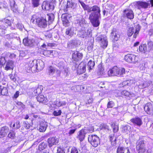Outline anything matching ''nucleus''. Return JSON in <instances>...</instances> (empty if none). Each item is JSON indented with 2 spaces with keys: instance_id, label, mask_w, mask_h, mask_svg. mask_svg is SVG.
I'll return each instance as SVG.
<instances>
[{
  "instance_id": "nucleus-46",
  "label": "nucleus",
  "mask_w": 153,
  "mask_h": 153,
  "mask_svg": "<svg viewBox=\"0 0 153 153\" xmlns=\"http://www.w3.org/2000/svg\"><path fill=\"white\" fill-rule=\"evenodd\" d=\"M9 132L8 137L11 139H13L15 137V133L14 131L10 130Z\"/></svg>"
},
{
  "instance_id": "nucleus-4",
  "label": "nucleus",
  "mask_w": 153,
  "mask_h": 153,
  "mask_svg": "<svg viewBox=\"0 0 153 153\" xmlns=\"http://www.w3.org/2000/svg\"><path fill=\"white\" fill-rule=\"evenodd\" d=\"M88 141L94 147H97L100 143V139L97 135H89L88 137Z\"/></svg>"
},
{
  "instance_id": "nucleus-9",
  "label": "nucleus",
  "mask_w": 153,
  "mask_h": 153,
  "mask_svg": "<svg viewBox=\"0 0 153 153\" xmlns=\"http://www.w3.org/2000/svg\"><path fill=\"white\" fill-rule=\"evenodd\" d=\"M139 27L140 26L138 25H137L136 27L135 30H134V28L133 27H129L127 31V34L128 36L129 37L131 36L134 33V32L135 31L133 37L134 38H136L139 33L140 30Z\"/></svg>"
},
{
  "instance_id": "nucleus-61",
  "label": "nucleus",
  "mask_w": 153,
  "mask_h": 153,
  "mask_svg": "<svg viewBox=\"0 0 153 153\" xmlns=\"http://www.w3.org/2000/svg\"><path fill=\"white\" fill-rule=\"evenodd\" d=\"M62 111L61 110H59L58 111H53V114L55 116H58L61 115Z\"/></svg>"
},
{
  "instance_id": "nucleus-19",
  "label": "nucleus",
  "mask_w": 153,
  "mask_h": 153,
  "mask_svg": "<svg viewBox=\"0 0 153 153\" xmlns=\"http://www.w3.org/2000/svg\"><path fill=\"white\" fill-rule=\"evenodd\" d=\"M33 63H34V60H30L29 62H27L25 65L26 68H27V70L28 71H27V72H30V71L32 72H35V71H34L33 69V68L35 65V64H33Z\"/></svg>"
},
{
  "instance_id": "nucleus-31",
  "label": "nucleus",
  "mask_w": 153,
  "mask_h": 153,
  "mask_svg": "<svg viewBox=\"0 0 153 153\" xmlns=\"http://www.w3.org/2000/svg\"><path fill=\"white\" fill-rule=\"evenodd\" d=\"M80 4L84 10H86L88 13H90V11L91 7L88 5L86 4L84 2L81 1L80 0H78Z\"/></svg>"
},
{
  "instance_id": "nucleus-30",
  "label": "nucleus",
  "mask_w": 153,
  "mask_h": 153,
  "mask_svg": "<svg viewBox=\"0 0 153 153\" xmlns=\"http://www.w3.org/2000/svg\"><path fill=\"white\" fill-rule=\"evenodd\" d=\"M138 5L137 7L138 9H140L141 8H147L149 5V4L146 2L138 1L137 2Z\"/></svg>"
},
{
  "instance_id": "nucleus-59",
  "label": "nucleus",
  "mask_w": 153,
  "mask_h": 153,
  "mask_svg": "<svg viewBox=\"0 0 153 153\" xmlns=\"http://www.w3.org/2000/svg\"><path fill=\"white\" fill-rule=\"evenodd\" d=\"M99 71L100 74H102L104 73V68L101 65H99L98 66Z\"/></svg>"
},
{
  "instance_id": "nucleus-21",
  "label": "nucleus",
  "mask_w": 153,
  "mask_h": 153,
  "mask_svg": "<svg viewBox=\"0 0 153 153\" xmlns=\"http://www.w3.org/2000/svg\"><path fill=\"white\" fill-rule=\"evenodd\" d=\"M131 121L134 125L137 126H140L143 123L141 118L139 117H136L131 119Z\"/></svg>"
},
{
  "instance_id": "nucleus-42",
  "label": "nucleus",
  "mask_w": 153,
  "mask_h": 153,
  "mask_svg": "<svg viewBox=\"0 0 153 153\" xmlns=\"http://www.w3.org/2000/svg\"><path fill=\"white\" fill-rule=\"evenodd\" d=\"M100 129H104L105 130L109 131V126L105 123H102L100 126Z\"/></svg>"
},
{
  "instance_id": "nucleus-24",
  "label": "nucleus",
  "mask_w": 153,
  "mask_h": 153,
  "mask_svg": "<svg viewBox=\"0 0 153 153\" xmlns=\"http://www.w3.org/2000/svg\"><path fill=\"white\" fill-rule=\"evenodd\" d=\"M48 126L47 122L44 121H42L39 125V130L40 132H44L46 130Z\"/></svg>"
},
{
  "instance_id": "nucleus-14",
  "label": "nucleus",
  "mask_w": 153,
  "mask_h": 153,
  "mask_svg": "<svg viewBox=\"0 0 153 153\" xmlns=\"http://www.w3.org/2000/svg\"><path fill=\"white\" fill-rule=\"evenodd\" d=\"M79 40L77 39L74 38L68 42V47L71 49L74 48L76 47L78 44L79 43Z\"/></svg>"
},
{
  "instance_id": "nucleus-34",
  "label": "nucleus",
  "mask_w": 153,
  "mask_h": 153,
  "mask_svg": "<svg viewBox=\"0 0 153 153\" xmlns=\"http://www.w3.org/2000/svg\"><path fill=\"white\" fill-rule=\"evenodd\" d=\"M139 51L144 53L149 51L147 48V46L146 44H143L140 45L139 47Z\"/></svg>"
},
{
  "instance_id": "nucleus-23",
  "label": "nucleus",
  "mask_w": 153,
  "mask_h": 153,
  "mask_svg": "<svg viewBox=\"0 0 153 153\" xmlns=\"http://www.w3.org/2000/svg\"><path fill=\"white\" fill-rule=\"evenodd\" d=\"M124 16H126L130 19H133L134 17V13L133 11L131 10H126L124 11Z\"/></svg>"
},
{
  "instance_id": "nucleus-45",
  "label": "nucleus",
  "mask_w": 153,
  "mask_h": 153,
  "mask_svg": "<svg viewBox=\"0 0 153 153\" xmlns=\"http://www.w3.org/2000/svg\"><path fill=\"white\" fill-rule=\"evenodd\" d=\"M38 18V17L35 14L32 15L31 17L30 22L33 24H36V21Z\"/></svg>"
},
{
  "instance_id": "nucleus-33",
  "label": "nucleus",
  "mask_w": 153,
  "mask_h": 153,
  "mask_svg": "<svg viewBox=\"0 0 153 153\" xmlns=\"http://www.w3.org/2000/svg\"><path fill=\"white\" fill-rule=\"evenodd\" d=\"M36 99L37 101L39 102L45 103L48 101L47 98H45L44 95H42L37 96Z\"/></svg>"
},
{
  "instance_id": "nucleus-10",
  "label": "nucleus",
  "mask_w": 153,
  "mask_h": 153,
  "mask_svg": "<svg viewBox=\"0 0 153 153\" xmlns=\"http://www.w3.org/2000/svg\"><path fill=\"white\" fill-rule=\"evenodd\" d=\"M110 37L112 41L115 42L120 39V33L116 28H114L111 33Z\"/></svg>"
},
{
  "instance_id": "nucleus-13",
  "label": "nucleus",
  "mask_w": 153,
  "mask_h": 153,
  "mask_svg": "<svg viewBox=\"0 0 153 153\" xmlns=\"http://www.w3.org/2000/svg\"><path fill=\"white\" fill-rule=\"evenodd\" d=\"M144 109L147 114L153 115V106L151 103H147L144 107Z\"/></svg>"
},
{
  "instance_id": "nucleus-12",
  "label": "nucleus",
  "mask_w": 153,
  "mask_h": 153,
  "mask_svg": "<svg viewBox=\"0 0 153 153\" xmlns=\"http://www.w3.org/2000/svg\"><path fill=\"white\" fill-rule=\"evenodd\" d=\"M42 7L43 10L50 11L53 10L54 8L52 3H50L46 1L43 2Z\"/></svg>"
},
{
  "instance_id": "nucleus-25",
  "label": "nucleus",
  "mask_w": 153,
  "mask_h": 153,
  "mask_svg": "<svg viewBox=\"0 0 153 153\" xmlns=\"http://www.w3.org/2000/svg\"><path fill=\"white\" fill-rule=\"evenodd\" d=\"M68 18L69 17L67 16L66 14H63L61 17L63 24L65 27L68 26L69 25L70 22L68 19Z\"/></svg>"
},
{
  "instance_id": "nucleus-8",
  "label": "nucleus",
  "mask_w": 153,
  "mask_h": 153,
  "mask_svg": "<svg viewBox=\"0 0 153 153\" xmlns=\"http://www.w3.org/2000/svg\"><path fill=\"white\" fill-rule=\"evenodd\" d=\"M34 64H35V65L33 68V69L35 72L42 70L44 67V63L42 60H34Z\"/></svg>"
},
{
  "instance_id": "nucleus-18",
  "label": "nucleus",
  "mask_w": 153,
  "mask_h": 153,
  "mask_svg": "<svg viewBox=\"0 0 153 153\" xmlns=\"http://www.w3.org/2000/svg\"><path fill=\"white\" fill-rule=\"evenodd\" d=\"M76 28L74 27H69L66 29L65 34L70 38H71L76 34Z\"/></svg>"
},
{
  "instance_id": "nucleus-43",
  "label": "nucleus",
  "mask_w": 153,
  "mask_h": 153,
  "mask_svg": "<svg viewBox=\"0 0 153 153\" xmlns=\"http://www.w3.org/2000/svg\"><path fill=\"white\" fill-rule=\"evenodd\" d=\"M48 19V22L50 23H52L54 19V16L53 14L51 13L47 14Z\"/></svg>"
},
{
  "instance_id": "nucleus-54",
  "label": "nucleus",
  "mask_w": 153,
  "mask_h": 153,
  "mask_svg": "<svg viewBox=\"0 0 153 153\" xmlns=\"http://www.w3.org/2000/svg\"><path fill=\"white\" fill-rule=\"evenodd\" d=\"M6 62V61L4 57H0V65H3L5 64Z\"/></svg>"
},
{
  "instance_id": "nucleus-22",
  "label": "nucleus",
  "mask_w": 153,
  "mask_h": 153,
  "mask_svg": "<svg viewBox=\"0 0 153 153\" xmlns=\"http://www.w3.org/2000/svg\"><path fill=\"white\" fill-rule=\"evenodd\" d=\"M47 141L48 146L51 147L53 145H56L58 143V140L57 138L53 137L48 139Z\"/></svg>"
},
{
  "instance_id": "nucleus-47",
  "label": "nucleus",
  "mask_w": 153,
  "mask_h": 153,
  "mask_svg": "<svg viewBox=\"0 0 153 153\" xmlns=\"http://www.w3.org/2000/svg\"><path fill=\"white\" fill-rule=\"evenodd\" d=\"M149 85V84L146 81H144V82L139 85L140 88H143L148 86Z\"/></svg>"
},
{
  "instance_id": "nucleus-51",
  "label": "nucleus",
  "mask_w": 153,
  "mask_h": 153,
  "mask_svg": "<svg viewBox=\"0 0 153 153\" xmlns=\"http://www.w3.org/2000/svg\"><path fill=\"white\" fill-rule=\"evenodd\" d=\"M119 71L117 72L118 74V76L122 75L125 73V69L124 68H119Z\"/></svg>"
},
{
  "instance_id": "nucleus-17",
  "label": "nucleus",
  "mask_w": 153,
  "mask_h": 153,
  "mask_svg": "<svg viewBox=\"0 0 153 153\" xmlns=\"http://www.w3.org/2000/svg\"><path fill=\"white\" fill-rule=\"evenodd\" d=\"M72 56L73 59L75 61L77 62L81 59L82 57L83 54L78 51H76L73 53Z\"/></svg>"
},
{
  "instance_id": "nucleus-11",
  "label": "nucleus",
  "mask_w": 153,
  "mask_h": 153,
  "mask_svg": "<svg viewBox=\"0 0 153 153\" xmlns=\"http://www.w3.org/2000/svg\"><path fill=\"white\" fill-rule=\"evenodd\" d=\"M125 59L126 62H128L135 63L138 61V57L133 54H129L125 56Z\"/></svg>"
},
{
  "instance_id": "nucleus-40",
  "label": "nucleus",
  "mask_w": 153,
  "mask_h": 153,
  "mask_svg": "<svg viewBox=\"0 0 153 153\" xmlns=\"http://www.w3.org/2000/svg\"><path fill=\"white\" fill-rule=\"evenodd\" d=\"M95 63L94 61L90 60L88 62L87 65L88 69L90 70L92 69Z\"/></svg>"
},
{
  "instance_id": "nucleus-5",
  "label": "nucleus",
  "mask_w": 153,
  "mask_h": 153,
  "mask_svg": "<svg viewBox=\"0 0 153 153\" xmlns=\"http://www.w3.org/2000/svg\"><path fill=\"white\" fill-rule=\"evenodd\" d=\"M146 142L141 140L136 143V149L138 153H144L146 150L145 144Z\"/></svg>"
},
{
  "instance_id": "nucleus-38",
  "label": "nucleus",
  "mask_w": 153,
  "mask_h": 153,
  "mask_svg": "<svg viewBox=\"0 0 153 153\" xmlns=\"http://www.w3.org/2000/svg\"><path fill=\"white\" fill-rule=\"evenodd\" d=\"M75 3L72 0H68L67 1L66 8H74Z\"/></svg>"
},
{
  "instance_id": "nucleus-39",
  "label": "nucleus",
  "mask_w": 153,
  "mask_h": 153,
  "mask_svg": "<svg viewBox=\"0 0 153 153\" xmlns=\"http://www.w3.org/2000/svg\"><path fill=\"white\" fill-rule=\"evenodd\" d=\"M101 45V47L103 48H105L108 45V41L107 39L105 38L104 39L101 41V42H100V43Z\"/></svg>"
},
{
  "instance_id": "nucleus-37",
  "label": "nucleus",
  "mask_w": 153,
  "mask_h": 153,
  "mask_svg": "<svg viewBox=\"0 0 153 153\" xmlns=\"http://www.w3.org/2000/svg\"><path fill=\"white\" fill-rule=\"evenodd\" d=\"M43 90V87L42 86L38 87L36 89L34 90L33 91V94L36 95L40 94Z\"/></svg>"
},
{
  "instance_id": "nucleus-50",
  "label": "nucleus",
  "mask_w": 153,
  "mask_h": 153,
  "mask_svg": "<svg viewBox=\"0 0 153 153\" xmlns=\"http://www.w3.org/2000/svg\"><path fill=\"white\" fill-rule=\"evenodd\" d=\"M124 147L119 146L118 147L117 150V153H124Z\"/></svg>"
},
{
  "instance_id": "nucleus-7",
  "label": "nucleus",
  "mask_w": 153,
  "mask_h": 153,
  "mask_svg": "<svg viewBox=\"0 0 153 153\" xmlns=\"http://www.w3.org/2000/svg\"><path fill=\"white\" fill-rule=\"evenodd\" d=\"M38 40H35L33 39L27 37L23 40V43L25 46L30 47H35L37 46Z\"/></svg>"
},
{
  "instance_id": "nucleus-15",
  "label": "nucleus",
  "mask_w": 153,
  "mask_h": 153,
  "mask_svg": "<svg viewBox=\"0 0 153 153\" xmlns=\"http://www.w3.org/2000/svg\"><path fill=\"white\" fill-rule=\"evenodd\" d=\"M9 131V129L6 126H4L0 128V138L6 136Z\"/></svg>"
},
{
  "instance_id": "nucleus-60",
  "label": "nucleus",
  "mask_w": 153,
  "mask_h": 153,
  "mask_svg": "<svg viewBox=\"0 0 153 153\" xmlns=\"http://www.w3.org/2000/svg\"><path fill=\"white\" fill-rule=\"evenodd\" d=\"M71 153H78V149L75 147L72 148L71 150Z\"/></svg>"
},
{
  "instance_id": "nucleus-57",
  "label": "nucleus",
  "mask_w": 153,
  "mask_h": 153,
  "mask_svg": "<svg viewBox=\"0 0 153 153\" xmlns=\"http://www.w3.org/2000/svg\"><path fill=\"white\" fill-rule=\"evenodd\" d=\"M48 71L50 75H52L55 72L54 68L51 66H50L48 68Z\"/></svg>"
},
{
  "instance_id": "nucleus-63",
  "label": "nucleus",
  "mask_w": 153,
  "mask_h": 153,
  "mask_svg": "<svg viewBox=\"0 0 153 153\" xmlns=\"http://www.w3.org/2000/svg\"><path fill=\"white\" fill-rule=\"evenodd\" d=\"M57 153H65V150L62 149L60 147H58L57 149Z\"/></svg>"
},
{
  "instance_id": "nucleus-20",
  "label": "nucleus",
  "mask_w": 153,
  "mask_h": 153,
  "mask_svg": "<svg viewBox=\"0 0 153 153\" xmlns=\"http://www.w3.org/2000/svg\"><path fill=\"white\" fill-rule=\"evenodd\" d=\"M119 68L116 66L114 67L112 69H110L108 72V74L109 76H118Z\"/></svg>"
},
{
  "instance_id": "nucleus-28",
  "label": "nucleus",
  "mask_w": 153,
  "mask_h": 153,
  "mask_svg": "<svg viewBox=\"0 0 153 153\" xmlns=\"http://www.w3.org/2000/svg\"><path fill=\"white\" fill-rule=\"evenodd\" d=\"M75 24L77 26H80L83 28L84 25H85L86 23L85 20L83 19H76L75 22Z\"/></svg>"
},
{
  "instance_id": "nucleus-48",
  "label": "nucleus",
  "mask_w": 153,
  "mask_h": 153,
  "mask_svg": "<svg viewBox=\"0 0 153 153\" xmlns=\"http://www.w3.org/2000/svg\"><path fill=\"white\" fill-rule=\"evenodd\" d=\"M23 125L24 127L27 129L29 128L31 126L30 124L27 121L24 122Z\"/></svg>"
},
{
  "instance_id": "nucleus-64",
  "label": "nucleus",
  "mask_w": 153,
  "mask_h": 153,
  "mask_svg": "<svg viewBox=\"0 0 153 153\" xmlns=\"http://www.w3.org/2000/svg\"><path fill=\"white\" fill-rule=\"evenodd\" d=\"M105 38H104L101 35H100L98 36L96 39V40L99 43L100 42H101V41L103 40V39H104Z\"/></svg>"
},
{
  "instance_id": "nucleus-2",
  "label": "nucleus",
  "mask_w": 153,
  "mask_h": 153,
  "mask_svg": "<svg viewBox=\"0 0 153 153\" xmlns=\"http://www.w3.org/2000/svg\"><path fill=\"white\" fill-rule=\"evenodd\" d=\"M78 35L81 38L87 39L92 36L91 30V29L85 28L84 27L82 28L81 30L79 31Z\"/></svg>"
},
{
  "instance_id": "nucleus-52",
  "label": "nucleus",
  "mask_w": 153,
  "mask_h": 153,
  "mask_svg": "<svg viewBox=\"0 0 153 153\" xmlns=\"http://www.w3.org/2000/svg\"><path fill=\"white\" fill-rule=\"evenodd\" d=\"M47 146V145L44 143H42L39 146V148L41 150H43Z\"/></svg>"
},
{
  "instance_id": "nucleus-53",
  "label": "nucleus",
  "mask_w": 153,
  "mask_h": 153,
  "mask_svg": "<svg viewBox=\"0 0 153 153\" xmlns=\"http://www.w3.org/2000/svg\"><path fill=\"white\" fill-rule=\"evenodd\" d=\"M42 54L46 56H48L51 54L52 52L51 51L45 50L42 52Z\"/></svg>"
},
{
  "instance_id": "nucleus-35",
  "label": "nucleus",
  "mask_w": 153,
  "mask_h": 153,
  "mask_svg": "<svg viewBox=\"0 0 153 153\" xmlns=\"http://www.w3.org/2000/svg\"><path fill=\"white\" fill-rule=\"evenodd\" d=\"M8 94V90L6 87L0 86V94L6 95Z\"/></svg>"
},
{
  "instance_id": "nucleus-62",
  "label": "nucleus",
  "mask_w": 153,
  "mask_h": 153,
  "mask_svg": "<svg viewBox=\"0 0 153 153\" xmlns=\"http://www.w3.org/2000/svg\"><path fill=\"white\" fill-rule=\"evenodd\" d=\"M0 28V35L2 36L5 33V29L6 28Z\"/></svg>"
},
{
  "instance_id": "nucleus-6",
  "label": "nucleus",
  "mask_w": 153,
  "mask_h": 153,
  "mask_svg": "<svg viewBox=\"0 0 153 153\" xmlns=\"http://www.w3.org/2000/svg\"><path fill=\"white\" fill-rule=\"evenodd\" d=\"M36 25L41 28H46L48 25L47 22L45 18L39 17L36 21Z\"/></svg>"
},
{
  "instance_id": "nucleus-26",
  "label": "nucleus",
  "mask_w": 153,
  "mask_h": 153,
  "mask_svg": "<svg viewBox=\"0 0 153 153\" xmlns=\"http://www.w3.org/2000/svg\"><path fill=\"white\" fill-rule=\"evenodd\" d=\"M9 3L11 10L13 12L16 13L18 12V7L14 0H9Z\"/></svg>"
},
{
  "instance_id": "nucleus-44",
  "label": "nucleus",
  "mask_w": 153,
  "mask_h": 153,
  "mask_svg": "<svg viewBox=\"0 0 153 153\" xmlns=\"http://www.w3.org/2000/svg\"><path fill=\"white\" fill-rule=\"evenodd\" d=\"M88 45V50L89 52H90L93 49V43L92 42H89Z\"/></svg>"
},
{
  "instance_id": "nucleus-3",
  "label": "nucleus",
  "mask_w": 153,
  "mask_h": 153,
  "mask_svg": "<svg viewBox=\"0 0 153 153\" xmlns=\"http://www.w3.org/2000/svg\"><path fill=\"white\" fill-rule=\"evenodd\" d=\"M92 130L89 129V127L85 128L78 131L76 138L80 142H82L85 139V134L88 133L92 132Z\"/></svg>"
},
{
  "instance_id": "nucleus-56",
  "label": "nucleus",
  "mask_w": 153,
  "mask_h": 153,
  "mask_svg": "<svg viewBox=\"0 0 153 153\" xmlns=\"http://www.w3.org/2000/svg\"><path fill=\"white\" fill-rule=\"evenodd\" d=\"M114 105V102L112 101H110L108 102L107 105L108 108H112L113 107Z\"/></svg>"
},
{
  "instance_id": "nucleus-27",
  "label": "nucleus",
  "mask_w": 153,
  "mask_h": 153,
  "mask_svg": "<svg viewBox=\"0 0 153 153\" xmlns=\"http://www.w3.org/2000/svg\"><path fill=\"white\" fill-rule=\"evenodd\" d=\"M14 67V62L11 60H8L6 62L5 69L8 71L13 70Z\"/></svg>"
},
{
  "instance_id": "nucleus-55",
  "label": "nucleus",
  "mask_w": 153,
  "mask_h": 153,
  "mask_svg": "<svg viewBox=\"0 0 153 153\" xmlns=\"http://www.w3.org/2000/svg\"><path fill=\"white\" fill-rule=\"evenodd\" d=\"M131 127L128 125H127L124 126L123 128V131L125 133L127 132L128 131H129Z\"/></svg>"
},
{
  "instance_id": "nucleus-41",
  "label": "nucleus",
  "mask_w": 153,
  "mask_h": 153,
  "mask_svg": "<svg viewBox=\"0 0 153 153\" xmlns=\"http://www.w3.org/2000/svg\"><path fill=\"white\" fill-rule=\"evenodd\" d=\"M55 103V105L58 107L65 105L66 104L65 101H60L59 100H56Z\"/></svg>"
},
{
  "instance_id": "nucleus-36",
  "label": "nucleus",
  "mask_w": 153,
  "mask_h": 153,
  "mask_svg": "<svg viewBox=\"0 0 153 153\" xmlns=\"http://www.w3.org/2000/svg\"><path fill=\"white\" fill-rule=\"evenodd\" d=\"M40 0H31L32 7L33 8L38 7L40 5Z\"/></svg>"
},
{
  "instance_id": "nucleus-32",
  "label": "nucleus",
  "mask_w": 153,
  "mask_h": 153,
  "mask_svg": "<svg viewBox=\"0 0 153 153\" xmlns=\"http://www.w3.org/2000/svg\"><path fill=\"white\" fill-rule=\"evenodd\" d=\"M86 64L83 62H82L80 63L78 66V67L80 68V73L82 74L86 71Z\"/></svg>"
},
{
  "instance_id": "nucleus-58",
  "label": "nucleus",
  "mask_w": 153,
  "mask_h": 153,
  "mask_svg": "<svg viewBox=\"0 0 153 153\" xmlns=\"http://www.w3.org/2000/svg\"><path fill=\"white\" fill-rule=\"evenodd\" d=\"M122 94L126 96L129 97L131 95L130 92L126 90H123L121 92Z\"/></svg>"
},
{
  "instance_id": "nucleus-1",
  "label": "nucleus",
  "mask_w": 153,
  "mask_h": 153,
  "mask_svg": "<svg viewBox=\"0 0 153 153\" xmlns=\"http://www.w3.org/2000/svg\"><path fill=\"white\" fill-rule=\"evenodd\" d=\"M91 12L89 19L94 27H97L100 25V20L101 19L100 8L98 5H94L91 7L90 13Z\"/></svg>"
},
{
  "instance_id": "nucleus-49",
  "label": "nucleus",
  "mask_w": 153,
  "mask_h": 153,
  "mask_svg": "<svg viewBox=\"0 0 153 153\" xmlns=\"http://www.w3.org/2000/svg\"><path fill=\"white\" fill-rule=\"evenodd\" d=\"M9 77L10 79L14 82H15L16 81V76L15 74H10L9 75Z\"/></svg>"
},
{
  "instance_id": "nucleus-16",
  "label": "nucleus",
  "mask_w": 153,
  "mask_h": 153,
  "mask_svg": "<svg viewBox=\"0 0 153 153\" xmlns=\"http://www.w3.org/2000/svg\"><path fill=\"white\" fill-rule=\"evenodd\" d=\"M0 21L1 22V28H7L8 26H11L12 22V20L7 19H3Z\"/></svg>"
},
{
  "instance_id": "nucleus-29",
  "label": "nucleus",
  "mask_w": 153,
  "mask_h": 153,
  "mask_svg": "<svg viewBox=\"0 0 153 153\" xmlns=\"http://www.w3.org/2000/svg\"><path fill=\"white\" fill-rule=\"evenodd\" d=\"M44 40L42 39H38V42L37 43V46H41L43 48H46L47 46L46 42H44Z\"/></svg>"
}]
</instances>
